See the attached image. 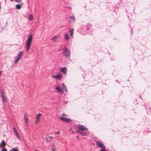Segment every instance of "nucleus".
Instances as JSON below:
<instances>
[{
	"label": "nucleus",
	"mask_w": 151,
	"mask_h": 151,
	"mask_svg": "<svg viewBox=\"0 0 151 151\" xmlns=\"http://www.w3.org/2000/svg\"><path fill=\"white\" fill-rule=\"evenodd\" d=\"M62 115L63 116H67V115H66V114H64V113H63L62 114Z\"/></svg>",
	"instance_id": "nucleus-30"
},
{
	"label": "nucleus",
	"mask_w": 151,
	"mask_h": 151,
	"mask_svg": "<svg viewBox=\"0 0 151 151\" xmlns=\"http://www.w3.org/2000/svg\"><path fill=\"white\" fill-rule=\"evenodd\" d=\"M74 29L73 28L69 30V32L70 33V36L72 37L73 38V34L74 33Z\"/></svg>",
	"instance_id": "nucleus-13"
},
{
	"label": "nucleus",
	"mask_w": 151,
	"mask_h": 151,
	"mask_svg": "<svg viewBox=\"0 0 151 151\" xmlns=\"http://www.w3.org/2000/svg\"><path fill=\"white\" fill-rule=\"evenodd\" d=\"M1 151H7V150L6 148H4V149L1 150Z\"/></svg>",
	"instance_id": "nucleus-28"
},
{
	"label": "nucleus",
	"mask_w": 151,
	"mask_h": 151,
	"mask_svg": "<svg viewBox=\"0 0 151 151\" xmlns=\"http://www.w3.org/2000/svg\"><path fill=\"white\" fill-rule=\"evenodd\" d=\"M52 77L56 79H58L60 80L61 79L62 77V75L61 73H59L57 75H52Z\"/></svg>",
	"instance_id": "nucleus-5"
},
{
	"label": "nucleus",
	"mask_w": 151,
	"mask_h": 151,
	"mask_svg": "<svg viewBox=\"0 0 151 151\" xmlns=\"http://www.w3.org/2000/svg\"><path fill=\"white\" fill-rule=\"evenodd\" d=\"M11 1H13L14 0H10Z\"/></svg>",
	"instance_id": "nucleus-36"
},
{
	"label": "nucleus",
	"mask_w": 151,
	"mask_h": 151,
	"mask_svg": "<svg viewBox=\"0 0 151 151\" xmlns=\"http://www.w3.org/2000/svg\"><path fill=\"white\" fill-rule=\"evenodd\" d=\"M70 18L74 20H76V18L74 16H72L70 17Z\"/></svg>",
	"instance_id": "nucleus-21"
},
{
	"label": "nucleus",
	"mask_w": 151,
	"mask_h": 151,
	"mask_svg": "<svg viewBox=\"0 0 151 151\" xmlns=\"http://www.w3.org/2000/svg\"><path fill=\"white\" fill-rule=\"evenodd\" d=\"M23 53L24 52L23 51H20L19 52V53L18 54L17 58L15 60V64L19 62V61L21 59V58H22V56L23 54Z\"/></svg>",
	"instance_id": "nucleus-2"
},
{
	"label": "nucleus",
	"mask_w": 151,
	"mask_h": 151,
	"mask_svg": "<svg viewBox=\"0 0 151 151\" xmlns=\"http://www.w3.org/2000/svg\"><path fill=\"white\" fill-rule=\"evenodd\" d=\"M55 89L58 92L60 93H63V91L60 86H58L55 87Z\"/></svg>",
	"instance_id": "nucleus-9"
},
{
	"label": "nucleus",
	"mask_w": 151,
	"mask_h": 151,
	"mask_svg": "<svg viewBox=\"0 0 151 151\" xmlns=\"http://www.w3.org/2000/svg\"><path fill=\"white\" fill-rule=\"evenodd\" d=\"M64 51L63 53V55L66 58L69 57L70 54V51L68 50L67 48H64Z\"/></svg>",
	"instance_id": "nucleus-3"
},
{
	"label": "nucleus",
	"mask_w": 151,
	"mask_h": 151,
	"mask_svg": "<svg viewBox=\"0 0 151 151\" xmlns=\"http://www.w3.org/2000/svg\"><path fill=\"white\" fill-rule=\"evenodd\" d=\"M96 143L97 145L99 147L103 148L105 147L103 143L99 142V141H96Z\"/></svg>",
	"instance_id": "nucleus-10"
},
{
	"label": "nucleus",
	"mask_w": 151,
	"mask_h": 151,
	"mask_svg": "<svg viewBox=\"0 0 151 151\" xmlns=\"http://www.w3.org/2000/svg\"><path fill=\"white\" fill-rule=\"evenodd\" d=\"M100 151H106L105 147L102 148V149L100 150Z\"/></svg>",
	"instance_id": "nucleus-23"
},
{
	"label": "nucleus",
	"mask_w": 151,
	"mask_h": 151,
	"mask_svg": "<svg viewBox=\"0 0 151 151\" xmlns=\"http://www.w3.org/2000/svg\"><path fill=\"white\" fill-rule=\"evenodd\" d=\"M13 130L15 134L16 133H17V130L15 128L13 127Z\"/></svg>",
	"instance_id": "nucleus-24"
},
{
	"label": "nucleus",
	"mask_w": 151,
	"mask_h": 151,
	"mask_svg": "<svg viewBox=\"0 0 151 151\" xmlns=\"http://www.w3.org/2000/svg\"><path fill=\"white\" fill-rule=\"evenodd\" d=\"M62 88L64 89L65 91L67 92L68 89L67 88L66 86L64 84V83H62Z\"/></svg>",
	"instance_id": "nucleus-12"
},
{
	"label": "nucleus",
	"mask_w": 151,
	"mask_h": 151,
	"mask_svg": "<svg viewBox=\"0 0 151 151\" xmlns=\"http://www.w3.org/2000/svg\"><path fill=\"white\" fill-rule=\"evenodd\" d=\"M15 1L17 3H20L21 2L22 0H15Z\"/></svg>",
	"instance_id": "nucleus-25"
},
{
	"label": "nucleus",
	"mask_w": 151,
	"mask_h": 151,
	"mask_svg": "<svg viewBox=\"0 0 151 151\" xmlns=\"http://www.w3.org/2000/svg\"><path fill=\"white\" fill-rule=\"evenodd\" d=\"M59 119L62 121L65 122H70L71 120L68 118H65L63 117H59Z\"/></svg>",
	"instance_id": "nucleus-4"
},
{
	"label": "nucleus",
	"mask_w": 151,
	"mask_h": 151,
	"mask_svg": "<svg viewBox=\"0 0 151 151\" xmlns=\"http://www.w3.org/2000/svg\"><path fill=\"white\" fill-rule=\"evenodd\" d=\"M67 68L66 67L63 68L61 69V72L65 74H66V72L67 71Z\"/></svg>",
	"instance_id": "nucleus-15"
},
{
	"label": "nucleus",
	"mask_w": 151,
	"mask_h": 151,
	"mask_svg": "<svg viewBox=\"0 0 151 151\" xmlns=\"http://www.w3.org/2000/svg\"><path fill=\"white\" fill-rule=\"evenodd\" d=\"M15 134V135H16V137H17L19 138V135H18V133H16Z\"/></svg>",
	"instance_id": "nucleus-27"
},
{
	"label": "nucleus",
	"mask_w": 151,
	"mask_h": 151,
	"mask_svg": "<svg viewBox=\"0 0 151 151\" xmlns=\"http://www.w3.org/2000/svg\"><path fill=\"white\" fill-rule=\"evenodd\" d=\"M60 37V35H57L52 37L51 38V40L53 42H55Z\"/></svg>",
	"instance_id": "nucleus-8"
},
{
	"label": "nucleus",
	"mask_w": 151,
	"mask_h": 151,
	"mask_svg": "<svg viewBox=\"0 0 151 151\" xmlns=\"http://www.w3.org/2000/svg\"><path fill=\"white\" fill-rule=\"evenodd\" d=\"M74 132L73 131L72 132V133H74Z\"/></svg>",
	"instance_id": "nucleus-35"
},
{
	"label": "nucleus",
	"mask_w": 151,
	"mask_h": 151,
	"mask_svg": "<svg viewBox=\"0 0 151 151\" xmlns=\"http://www.w3.org/2000/svg\"><path fill=\"white\" fill-rule=\"evenodd\" d=\"M6 145V143L4 140L2 141L0 143V147H4Z\"/></svg>",
	"instance_id": "nucleus-14"
},
{
	"label": "nucleus",
	"mask_w": 151,
	"mask_h": 151,
	"mask_svg": "<svg viewBox=\"0 0 151 151\" xmlns=\"http://www.w3.org/2000/svg\"><path fill=\"white\" fill-rule=\"evenodd\" d=\"M34 151H38V150H37V149H35Z\"/></svg>",
	"instance_id": "nucleus-34"
},
{
	"label": "nucleus",
	"mask_w": 151,
	"mask_h": 151,
	"mask_svg": "<svg viewBox=\"0 0 151 151\" xmlns=\"http://www.w3.org/2000/svg\"><path fill=\"white\" fill-rule=\"evenodd\" d=\"M16 7L17 9H19L21 8V5L19 4H17L16 5Z\"/></svg>",
	"instance_id": "nucleus-19"
},
{
	"label": "nucleus",
	"mask_w": 151,
	"mask_h": 151,
	"mask_svg": "<svg viewBox=\"0 0 151 151\" xmlns=\"http://www.w3.org/2000/svg\"><path fill=\"white\" fill-rule=\"evenodd\" d=\"M77 138H78H78H79L78 137V136H77Z\"/></svg>",
	"instance_id": "nucleus-37"
},
{
	"label": "nucleus",
	"mask_w": 151,
	"mask_h": 151,
	"mask_svg": "<svg viewBox=\"0 0 151 151\" xmlns=\"http://www.w3.org/2000/svg\"><path fill=\"white\" fill-rule=\"evenodd\" d=\"M1 97L2 98V100L3 101L6 102L7 101V99L5 96V92L4 91H2L1 92Z\"/></svg>",
	"instance_id": "nucleus-6"
},
{
	"label": "nucleus",
	"mask_w": 151,
	"mask_h": 151,
	"mask_svg": "<svg viewBox=\"0 0 151 151\" xmlns=\"http://www.w3.org/2000/svg\"><path fill=\"white\" fill-rule=\"evenodd\" d=\"M28 117L27 114H24V119L26 123L27 124L28 123Z\"/></svg>",
	"instance_id": "nucleus-11"
},
{
	"label": "nucleus",
	"mask_w": 151,
	"mask_h": 151,
	"mask_svg": "<svg viewBox=\"0 0 151 151\" xmlns=\"http://www.w3.org/2000/svg\"><path fill=\"white\" fill-rule=\"evenodd\" d=\"M81 134L82 135H85L86 134V133H83L82 132V134Z\"/></svg>",
	"instance_id": "nucleus-32"
},
{
	"label": "nucleus",
	"mask_w": 151,
	"mask_h": 151,
	"mask_svg": "<svg viewBox=\"0 0 151 151\" xmlns=\"http://www.w3.org/2000/svg\"><path fill=\"white\" fill-rule=\"evenodd\" d=\"M53 137L50 136H46V138H45L46 139L47 141H50V139L51 138H52Z\"/></svg>",
	"instance_id": "nucleus-17"
},
{
	"label": "nucleus",
	"mask_w": 151,
	"mask_h": 151,
	"mask_svg": "<svg viewBox=\"0 0 151 151\" xmlns=\"http://www.w3.org/2000/svg\"><path fill=\"white\" fill-rule=\"evenodd\" d=\"M54 150H55V149H53L52 150V151H54Z\"/></svg>",
	"instance_id": "nucleus-33"
},
{
	"label": "nucleus",
	"mask_w": 151,
	"mask_h": 151,
	"mask_svg": "<svg viewBox=\"0 0 151 151\" xmlns=\"http://www.w3.org/2000/svg\"><path fill=\"white\" fill-rule=\"evenodd\" d=\"M42 115L41 114L39 113L37 114L36 116V119L40 120V117L42 116Z\"/></svg>",
	"instance_id": "nucleus-18"
},
{
	"label": "nucleus",
	"mask_w": 151,
	"mask_h": 151,
	"mask_svg": "<svg viewBox=\"0 0 151 151\" xmlns=\"http://www.w3.org/2000/svg\"><path fill=\"white\" fill-rule=\"evenodd\" d=\"M76 132L77 133H80L81 134H82V132L79 131H76Z\"/></svg>",
	"instance_id": "nucleus-31"
},
{
	"label": "nucleus",
	"mask_w": 151,
	"mask_h": 151,
	"mask_svg": "<svg viewBox=\"0 0 151 151\" xmlns=\"http://www.w3.org/2000/svg\"><path fill=\"white\" fill-rule=\"evenodd\" d=\"M39 121H40V120L36 119V120L35 121V122L36 123H38L39 122Z\"/></svg>",
	"instance_id": "nucleus-26"
},
{
	"label": "nucleus",
	"mask_w": 151,
	"mask_h": 151,
	"mask_svg": "<svg viewBox=\"0 0 151 151\" xmlns=\"http://www.w3.org/2000/svg\"><path fill=\"white\" fill-rule=\"evenodd\" d=\"M60 133V132L59 131H57L56 132H55V133L56 134H59Z\"/></svg>",
	"instance_id": "nucleus-29"
},
{
	"label": "nucleus",
	"mask_w": 151,
	"mask_h": 151,
	"mask_svg": "<svg viewBox=\"0 0 151 151\" xmlns=\"http://www.w3.org/2000/svg\"><path fill=\"white\" fill-rule=\"evenodd\" d=\"M12 151H18L17 148H13L12 149Z\"/></svg>",
	"instance_id": "nucleus-22"
},
{
	"label": "nucleus",
	"mask_w": 151,
	"mask_h": 151,
	"mask_svg": "<svg viewBox=\"0 0 151 151\" xmlns=\"http://www.w3.org/2000/svg\"><path fill=\"white\" fill-rule=\"evenodd\" d=\"M65 40H68L69 39V37L68 34H66L64 35Z\"/></svg>",
	"instance_id": "nucleus-16"
},
{
	"label": "nucleus",
	"mask_w": 151,
	"mask_h": 151,
	"mask_svg": "<svg viewBox=\"0 0 151 151\" xmlns=\"http://www.w3.org/2000/svg\"><path fill=\"white\" fill-rule=\"evenodd\" d=\"M78 128L79 130L82 131L88 130V129L87 128L81 125H78Z\"/></svg>",
	"instance_id": "nucleus-7"
},
{
	"label": "nucleus",
	"mask_w": 151,
	"mask_h": 151,
	"mask_svg": "<svg viewBox=\"0 0 151 151\" xmlns=\"http://www.w3.org/2000/svg\"><path fill=\"white\" fill-rule=\"evenodd\" d=\"M32 34L30 35L28 37L26 44V50L27 51H29L30 49L32 39Z\"/></svg>",
	"instance_id": "nucleus-1"
},
{
	"label": "nucleus",
	"mask_w": 151,
	"mask_h": 151,
	"mask_svg": "<svg viewBox=\"0 0 151 151\" xmlns=\"http://www.w3.org/2000/svg\"><path fill=\"white\" fill-rule=\"evenodd\" d=\"M29 19L30 20H33V17L32 14H31L29 16Z\"/></svg>",
	"instance_id": "nucleus-20"
}]
</instances>
